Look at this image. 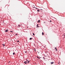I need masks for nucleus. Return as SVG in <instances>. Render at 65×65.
I'll return each instance as SVG.
<instances>
[{
	"mask_svg": "<svg viewBox=\"0 0 65 65\" xmlns=\"http://www.w3.org/2000/svg\"><path fill=\"white\" fill-rule=\"evenodd\" d=\"M24 63H25V64H27V61H26L24 62Z\"/></svg>",
	"mask_w": 65,
	"mask_h": 65,
	"instance_id": "f257e3e1",
	"label": "nucleus"
},
{
	"mask_svg": "<svg viewBox=\"0 0 65 65\" xmlns=\"http://www.w3.org/2000/svg\"><path fill=\"white\" fill-rule=\"evenodd\" d=\"M5 32H8V29H7L5 31Z\"/></svg>",
	"mask_w": 65,
	"mask_h": 65,
	"instance_id": "f03ea898",
	"label": "nucleus"
},
{
	"mask_svg": "<svg viewBox=\"0 0 65 65\" xmlns=\"http://www.w3.org/2000/svg\"><path fill=\"white\" fill-rule=\"evenodd\" d=\"M54 62H51V64H54Z\"/></svg>",
	"mask_w": 65,
	"mask_h": 65,
	"instance_id": "7ed1b4c3",
	"label": "nucleus"
},
{
	"mask_svg": "<svg viewBox=\"0 0 65 65\" xmlns=\"http://www.w3.org/2000/svg\"><path fill=\"white\" fill-rule=\"evenodd\" d=\"M37 27H39V26H38V24H37Z\"/></svg>",
	"mask_w": 65,
	"mask_h": 65,
	"instance_id": "20e7f679",
	"label": "nucleus"
},
{
	"mask_svg": "<svg viewBox=\"0 0 65 65\" xmlns=\"http://www.w3.org/2000/svg\"><path fill=\"white\" fill-rule=\"evenodd\" d=\"M42 35H44V33H43V32H42Z\"/></svg>",
	"mask_w": 65,
	"mask_h": 65,
	"instance_id": "39448f33",
	"label": "nucleus"
},
{
	"mask_svg": "<svg viewBox=\"0 0 65 65\" xmlns=\"http://www.w3.org/2000/svg\"><path fill=\"white\" fill-rule=\"evenodd\" d=\"M38 23H39L40 22V20H39L38 21Z\"/></svg>",
	"mask_w": 65,
	"mask_h": 65,
	"instance_id": "423d86ee",
	"label": "nucleus"
},
{
	"mask_svg": "<svg viewBox=\"0 0 65 65\" xmlns=\"http://www.w3.org/2000/svg\"><path fill=\"white\" fill-rule=\"evenodd\" d=\"M55 49L56 50V51H57V48H56V47L55 48Z\"/></svg>",
	"mask_w": 65,
	"mask_h": 65,
	"instance_id": "0eeeda50",
	"label": "nucleus"
},
{
	"mask_svg": "<svg viewBox=\"0 0 65 65\" xmlns=\"http://www.w3.org/2000/svg\"><path fill=\"white\" fill-rule=\"evenodd\" d=\"M28 63H30V61H28Z\"/></svg>",
	"mask_w": 65,
	"mask_h": 65,
	"instance_id": "6e6552de",
	"label": "nucleus"
},
{
	"mask_svg": "<svg viewBox=\"0 0 65 65\" xmlns=\"http://www.w3.org/2000/svg\"><path fill=\"white\" fill-rule=\"evenodd\" d=\"M3 45L4 46H4H5V45L4 44H3Z\"/></svg>",
	"mask_w": 65,
	"mask_h": 65,
	"instance_id": "1a4fd4ad",
	"label": "nucleus"
},
{
	"mask_svg": "<svg viewBox=\"0 0 65 65\" xmlns=\"http://www.w3.org/2000/svg\"><path fill=\"white\" fill-rule=\"evenodd\" d=\"M32 38H30V39H29V40H31V39H32Z\"/></svg>",
	"mask_w": 65,
	"mask_h": 65,
	"instance_id": "9d476101",
	"label": "nucleus"
},
{
	"mask_svg": "<svg viewBox=\"0 0 65 65\" xmlns=\"http://www.w3.org/2000/svg\"><path fill=\"white\" fill-rule=\"evenodd\" d=\"M10 32H12V33H13V31H10Z\"/></svg>",
	"mask_w": 65,
	"mask_h": 65,
	"instance_id": "9b49d317",
	"label": "nucleus"
},
{
	"mask_svg": "<svg viewBox=\"0 0 65 65\" xmlns=\"http://www.w3.org/2000/svg\"><path fill=\"white\" fill-rule=\"evenodd\" d=\"M37 11H38H38H40V10H38Z\"/></svg>",
	"mask_w": 65,
	"mask_h": 65,
	"instance_id": "f8f14e48",
	"label": "nucleus"
},
{
	"mask_svg": "<svg viewBox=\"0 0 65 65\" xmlns=\"http://www.w3.org/2000/svg\"><path fill=\"white\" fill-rule=\"evenodd\" d=\"M34 51H36V49H34Z\"/></svg>",
	"mask_w": 65,
	"mask_h": 65,
	"instance_id": "ddd939ff",
	"label": "nucleus"
},
{
	"mask_svg": "<svg viewBox=\"0 0 65 65\" xmlns=\"http://www.w3.org/2000/svg\"><path fill=\"white\" fill-rule=\"evenodd\" d=\"M14 54H15V53H13V55H14Z\"/></svg>",
	"mask_w": 65,
	"mask_h": 65,
	"instance_id": "4468645a",
	"label": "nucleus"
},
{
	"mask_svg": "<svg viewBox=\"0 0 65 65\" xmlns=\"http://www.w3.org/2000/svg\"><path fill=\"white\" fill-rule=\"evenodd\" d=\"M35 35V34H34V33H33V35Z\"/></svg>",
	"mask_w": 65,
	"mask_h": 65,
	"instance_id": "2eb2a0df",
	"label": "nucleus"
},
{
	"mask_svg": "<svg viewBox=\"0 0 65 65\" xmlns=\"http://www.w3.org/2000/svg\"><path fill=\"white\" fill-rule=\"evenodd\" d=\"M19 42V41H17V42Z\"/></svg>",
	"mask_w": 65,
	"mask_h": 65,
	"instance_id": "dca6fc26",
	"label": "nucleus"
},
{
	"mask_svg": "<svg viewBox=\"0 0 65 65\" xmlns=\"http://www.w3.org/2000/svg\"><path fill=\"white\" fill-rule=\"evenodd\" d=\"M21 14V15H22V14Z\"/></svg>",
	"mask_w": 65,
	"mask_h": 65,
	"instance_id": "f3484780",
	"label": "nucleus"
},
{
	"mask_svg": "<svg viewBox=\"0 0 65 65\" xmlns=\"http://www.w3.org/2000/svg\"><path fill=\"white\" fill-rule=\"evenodd\" d=\"M27 60V61H28V60Z\"/></svg>",
	"mask_w": 65,
	"mask_h": 65,
	"instance_id": "a211bd4d",
	"label": "nucleus"
},
{
	"mask_svg": "<svg viewBox=\"0 0 65 65\" xmlns=\"http://www.w3.org/2000/svg\"><path fill=\"white\" fill-rule=\"evenodd\" d=\"M25 53H27V52L26 51L25 52Z\"/></svg>",
	"mask_w": 65,
	"mask_h": 65,
	"instance_id": "6ab92c4d",
	"label": "nucleus"
},
{
	"mask_svg": "<svg viewBox=\"0 0 65 65\" xmlns=\"http://www.w3.org/2000/svg\"><path fill=\"white\" fill-rule=\"evenodd\" d=\"M38 58H39V57H38Z\"/></svg>",
	"mask_w": 65,
	"mask_h": 65,
	"instance_id": "aec40b11",
	"label": "nucleus"
},
{
	"mask_svg": "<svg viewBox=\"0 0 65 65\" xmlns=\"http://www.w3.org/2000/svg\"><path fill=\"white\" fill-rule=\"evenodd\" d=\"M39 58V59H40V58Z\"/></svg>",
	"mask_w": 65,
	"mask_h": 65,
	"instance_id": "412c9836",
	"label": "nucleus"
},
{
	"mask_svg": "<svg viewBox=\"0 0 65 65\" xmlns=\"http://www.w3.org/2000/svg\"><path fill=\"white\" fill-rule=\"evenodd\" d=\"M50 22H51V21H50Z\"/></svg>",
	"mask_w": 65,
	"mask_h": 65,
	"instance_id": "4be33fe9",
	"label": "nucleus"
},
{
	"mask_svg": "<svg viewBox=\"0 0 65 65\" xmlns=\"http://www.w3.org/2000/svg\"><path fill=\"white\" fill-rule=\"evenodd\" d=\"M41 10H42V9H41Z\"/></svg>",
	"mask_w": 65,
	"mask_h": 65,
	"instance_id": "5701e85b",
	"label": "nucleus"
}]
</instances>
